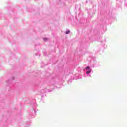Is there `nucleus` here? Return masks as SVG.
Instances as JSON below:
<instances>
[{
    "label": "nucleus",
    "instance_id": "2",
    "mask_svg": "<svg viewBox=\"0 0 127 127\" xmlns=\"http://www.w3.org/2000/svg\"><path fill=\"white\" fill-rule=\"evenodd\" d=\"M66 34H69V33H70V31H66Z\"/></svg>",
    "mask_w": 127,
    "mask_h": 127
},
{
    "label": "nucleus",
    "instance_id": "1",
    "mask_svg": "<svg viewBox=\"0 0 127 127\" xmlns=\"http://www.w3.org/2000/svg\"><path fill=\"white\" fill-rule=\"evenodd\" d=\"M90 73H91V70H90L89 71L86 72V74H89Z\"/></svg>",
    "mask_w": 127,
    "mask_h": 127
},
{
    "label": "nucleus",
    "instance_id": "3",
    "mask_svg": "<svg viewBox=\"0 0 127 127\" xmlns=\"http://www.w3.org/2000/svg\"><path fill=\"white\" fill-rule=\"evenodd\" d=\"M86 69V70H89L90 67L87 66Z\"/></svg>",
    "mask_w": 127,
    "mask_h": 127
},
{
    "label": "nucleus",
    "instance_id": "4",
    "mask_svg": "<svg viewBox=\"0 0 127 127\" xmlns=\"http://www.w3.org/2000/svg\"><path fill=\"white\" fill-rule=\"evenodd\" d=\"M47 39H48L47 38H44V40H47Z\"/></svg>",
    "mask_w": 127,
    "mask_h": 127
}]
</instances>
